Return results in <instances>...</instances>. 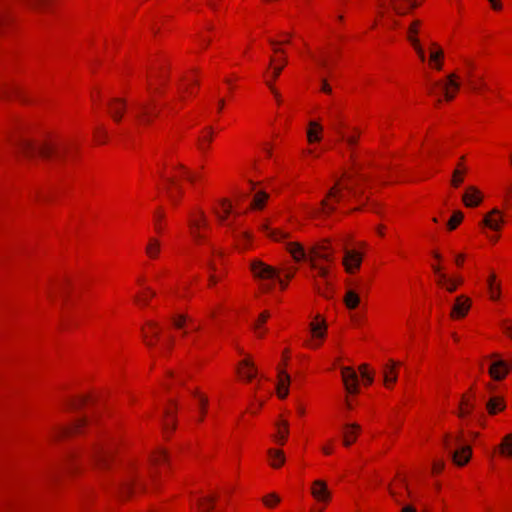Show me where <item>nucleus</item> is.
Returning a JSON list of instances; mask_svg holds the SVG:
<instances>
[{"label": "nucleus", "mask_w": 512, "mask_h": 512, "mask_svg": "<svg viewBox=\"0 0 512 512\" xmlns=\"http://www.w3.org/2000/svg\"><path fill=\"white\" fill-rule=\"evenodd\" d=\"M287 250L297 262L307 261L311 269L317 272V275L323 279V286L314 279V287L317 292L325 297H330L329 290L331 283L329 281V270L327 267L320 265L317 260L332 262L333 252L327 243L316 244L309 251L297 242H287Z\"/></svg>", "instance_id": "1"}, {"label": "nucleus", "mask_w": 512, "mask_h": 512, "mask_svg": "<svg viewBox=\"0 0 512 512\" xmlns=\"http://www.w3.org/2000/svg\"><path fill=\"white\" fill-rule=\"evenodd\" d=\"M17 146L20 152L27 158L39 155L44 159H61L68 149L67 146L58 143L35 144L26 139L19 140Z\"/></svg>", "instance_id": "2"}, {"label": "nucleus", "mask_w": 512, "mask_h": 512, "mask_svg": "<svg viewBox=\"0 0 512 512\" xmlns=\"http://www.w3.org/2000/svg\"><path fill=\"white\" fill-rule=\"evenodd\" d=\"M251 270L254 276L261 280H276L282 289H285L287 284L280 278L277 270L262 261L255 260L251 263Z\"/></svg>", "instance_id": "3"}, {"label": "nucleus", "mask_w": 512, "mask_h": 512, "mask_svg": "<svg viewBox=\"0 0 512 512\" xmlns=\"http://www.w3.org/2000/svg\"><path fill=\"white\" fill-rule=\"evenodd\" d=\"M459 442V438H455V440H452L448 435L445 436L443 445L445 449L450 453L453 461L459 465L463 466L465 465L470 457H471V449L469 446H464L459 450H452V446L455 443Z\"/></svg>", "instance_id": "4"}, {"label": "nucleus", "mask_w": 512, "mask_h": 512, "mask_svg": "<svg viewBox=\"0 0 512 512\" xmlns=\"http://www.w3.org/2000/svg\"><path fill=\"white\" fill-rule=\"evenodd\" d=\"M188 226L190 234L196 242L204 241L205 236L201 233V229L207 227V218L203 211L200 210L197 215H191Z\"/></svg>", "instance_id": "5"}, {"label": "nucleus", "mask_w": 512, "mask_h": 512, "mask_svg": "<svg viewBox=\"0 0 512 512\" xmlns=\"http://www.w3.org/2000/svg\"><path fill=\"white\" fill-rule=\"evenodd\" d=\"M90 457L96 467L104 469L109 466L112 450L109 447L97 445L92 449Z\"/></svg>", "instance_id": "6"}, {"label": "nucleus", "mask_w": 512, "mask_h": 512, "mask_svg": "<svg viewBox=\"0 0 512 512\" xmlns=\"http://www.w3.org/2000/svg\"><path fill=\"white\" fill-rule=\"evenodd\" d=\"M311 495L313 498L322 504H327L331 500V491L324 480H315L311 486Z\"/></svg>", "instance_id": "7"}, {"label": "nucleus", "mask_w": 512, "mask_h": 512, "mask_svg": "<svg viewBox=\"0 0 512 512\" xmlns=\"http://www.w3.org/2000/svg\"><path fill=\"white\" fill-rule=\"evenodd\" d=\"M435 86L440 87L443 90L445 99L450 101L454 98L455 93L459 90L460 84L457 81L456 74H450L447 77L446 83H435Z\"/></svg>", "instance_id": "8"}, {"label": "nucleus", "mask_w": 512, "mask_h": 512, "mask_svg": "<svg viewBox=\"0 0 512 512\" xmlns=\"http://www.w3.org/2000/svg\"><path fill=\"white\" fill-rule=\"evenodd\" d=\"M342 379L347 392L357 393L358 392V376L356 372L350 367H343L341 369Z\"/></svg>", "instance_id": "9"}, {"label": "nucleus", "mask_w": 512, "mask_h": 512, "mask_svg": "<svg viewBox=\"0 0 512 512\" xmlns=\"http://www.w3.org/2000/svg\"><path fill=\"white\" fill-rule=\"evenodd\" d=\"M416 0H388V7L396 15H406L409 9H414L417 7Z\"/></svg>", "instance_id": "10"}, {"label": "nucleus", "mask_w": 512, "mask_h": 512, "mask_svg": "<svg viewBox=\"0 0 512 512\" xmlns=\"http://www.w3.org/2000/svg\"><path fill=\"white\" fill-rule=\"evenodd\" d=\"M510 369H512V364L504 360H497L490 365L489 374L494 380H502Z\"/></svg>", "instance_id": "11"}, {"label": "nucleus", "mask_w": 512, "mask_h": 512, "mask_svg": "<svg viewBox=\"0 0 512 512\" xmlns=\"http://www.w3.org/2000/svg\"><path fill=\"white\" fill-rule=\"evenodd\" d=\"M361 262L362 257L358 252L345 249L343 265L348 273H353L357 270L360 267Z\"/></svg>", "instance_id": "12"}, {"label": "nucleus", "mask_w": 512, "mask_h": 512, "mask_svg": "<svg viewBox=\"0 0 512 512\" xmlns=\"http://www.w3.org/2000/svg\"><path fill=\"white\" fill-rule=\"evenodd\" d=\"M421 25V22L419 20H415L411 23V25L408 28V39L413 45L414 49L416 50L419 58L422 61H425V52L424 49L419 44V40L414 36L418 33V29Z\"/></svg>", "instance_id": "13"}, {"label": "nucleus", "mask_w": 512, "mask_h": 512, "mask_svg": "<svg viewBox=\"0 0 512 512\" xmlns=\"http://www.w3.org/2000/svg\"><path fill=\"white\" fill-rule=\"evenodd\" d=\"M470 309V299L464 295L458 296L455 300V303L452 307L451 317L452 318H462L464 317Z\"/></svg>", "instance_id": "14"}, {"label": "nucleus", "mask_w": 512, "mask_h": 512, "mask_svg": "<svg viewBox=\"0 0 512 512\" xmlns=\"http://www.w3.org/2000/svg\"><path fill=\"white\" fill-rule=\"evenodd\" d=\"M109 113L116 122H120L126 108V101L121 98H113L108 103Z\"/></svg>", "instance_id": "15"}, {"label": "nucleus", "mask_w": 512, "mask_h": 512, "mask_svg": "<svg viewBox=\"0 0 512 512\" xmlns=\"http://www.w3.org/2000/svg\"><path fill=\"white\" fill-rule=\"evenodd\" d=\"M462 200L467 207H476L482 201L481 192L474 186H469L466 188L465 193L463 194Z\"/></svg>", "instance_id": "16"}, {"label": "nucleus", "mask_w": 512, "mask_h": 512, "mask_svg": "<svg viewBox=\"0 0 512 512\" xmlns=\"http://www.w3.org/2000/svg\"><path fill=\"white\" fill-rule=\"evenodd\" d=\"M290 381V376L285 370L278 371L277 393L280 398L284 399L288 395Z\"/></svg>", "instance_id": "17"}, {"label": "nucleus", "mask_w": 512, "mask_h": 512, "mask_svg": "<svg viewBox=\"0 0 512 512\" xmlns=\"http://www.w3.org/2000/svg\"><path fill=\"white\" fill-rule=\"evenodd\" d=\"M135 106L137 109L136 118L143 124H149L151 122V116L157 115L156 112L150 110L147 103L136 102Z\"/></svg>", "instance_id": "18"}, {"label": "nucleus", "mask_w": 512, "mask_h": 512, "mask_svg": "<svg viewBox=\"0 0 512 512\" xmlns=\"http://www.w3.org/2000/svg\"><path fill=\"white\" fill-rule=\"evenodd\" d=\"M238 373L241 377L250 381L256 376L257 370L252 361L244 359L239 363Z\"/></svg>", "instance_id": "19"}, {"label": "nucleus", "mask_w": 512, "mask_h": 512, "mask_svg": "<svg viewBox=\"0 0 512 512\" xmlns=\"http://www.w3.org/2000/svg\"><path fill=\"white\" fill-rule=\"evenodd\" d=\"M360 431V426L357 423H351L345 425V432L343 435V444L349 447L354 443L357 437V433Z\"/></svg>", "instance_id": "20"}, {"label": "nucleus", "mask_w": 512, "mask_h": 512, "mask_svg": "<svg viewBox=\"0 0 512 512\" xmlns=\"http://www.w3.org/2000/svg\"><path fill=\"white\" fill-rule=\"evenodd\" d=\"M343 127H344V125L342 123L334 124L333 125V129L339 135L340 139L345 141L347 143V145L350 148H352L357 143V139H358V136H359V131L357 129H354L355 134H353V135H346L343 132V130H342Z\"/></svg>", "instance_id": "21"}, {"label": "nucleus", "mask_w": 512, "mask_h": 512, "mask_svg": "<svg viewBox=\"0 0 512 512\" xmlns=\"http://www.w3.org/2000/svg\"><path fill=\"white\" fill-rule=\"evenodd\" d=\"M502 222L503 219L500 216L499 211L496 209L486 215L483 219V224L492 230H499Z\"/></svg>", "instance_id": "22"}, {"label": "nucleus", "mask_w": 512, "mask_h": 512, "mask_svg": "<svg viewBox=\"0 0 512 512\" xmlns=\"http://www.w3.org/2000/svg\"><path fill=\"white\" fill-rule=\"evenodd\" d=\"M86 424V419H78L72 427H60L57 429V431L55 432V435L54 437L55 438H60V437H63V436H67V435H70L72 433H76V432H79L81 430V428Z\"/></svg>", "instance_id": "23"}, {"label": "nucleus", "mask_w": 512, "mask_h": 512, "mask_svg": "<svg viewBox=\"0 0 512 512\" xmlns=\"http://www.w3.org/2000/svg\"><path fill=\"white\" fill-rule=\"evenodd\" d=\"M277 432L274 436L275 441L283 445L287 439V436L289 434V424L286 420H281L276 423Z\"/></svg>", "instance_id": "24"}, {"label": "nucleus", "mask_w": 512, "mask_h": 512, "mask_svg": "<svg viewBox=\"0 0 512 512\" xmlns=\"http://www.w3.org/2000/svg\"><path fill=\"white\" fill-rule=\"evenodd\" d=\"M399 363L391 360L389 365H386L383 370L384 382L388 386L389 384H393L397 380L396 366Z\"/></svg>", "instance_id": "25"}, {"label": "nucleus", "mask_w": 512, "mask_h": 512, "mask_svg": "<svg viewBox=\"0 0 512 512\" xmlns=\"http://www.w3.org/2000/svg\"><path fill=\"white\" fill-rule=\"evenodd\" d=\"M161 251L160 241L156 238H150L148 244L146 245L145 252L147 256L151 259L157 258Z\"/></svg>", "instance_id": "26"}, {"label": "nucleus", "mask_w": 512, "mask_h": 512, "mask_svg": "<svg viewBox=\"0 0 512 512\" xmlns=\"http://www.w3.org/2000/svg\"><path fill=\"white\" fill-rule=\"evenodd\" d=\"M321 131H322V126L315 121H311L309 123V129L307 131V138H308L309 143L320 141L321 138L319 136V133Z\"/></svg>", "instance_id": "27"}, {"label": "nucleus", "mask_w": 512, "mask_h": 512, "mask_svg": "<svg viewBox=\"0 0 512 512\" xmlns=\"http://www.w3.org/2000/svg\"><path fill=\"white\" fill-rule=\"evenodd\" d=\"M344 303L348 309H355L360 303V297L354 290L349 289L345 294Z\"/></svg>", "instance_id": "28"}, {"label": "nucleus", "mask_w": 512, "mask_h": 512, "mask_svg": "<svg viewBox=\"0 0 512 512\" xmlns=\"http://www.w3.org/2000/svg\"><path fill=\"white\" fill-rule=\"evenodd\" d=\"M268 455L271 459V465L274 468H279L285 462V456L281 450L269 449Z\"/></svg>", "instance_id": "29"}, {"label": "nucleus", "mask_w": 512, "mask_h": 512, "mask_svg": "<svg viewBox=\"0 0 512 512\" xmlns=\"http://www.w3.org/2000/svg\"><path fill=\"white\" fill-rule=\"evenodd\" d=\"M467 172V168L459 163L456 169L453 171L451 184L454 187H458L464 180V175Z\"/></svg>", "instance_id": "30"}, {"label": "nucleus", "mask_w": 512, "mask_h": 512, "mask_svg": "<svg viewBox=\"0 0 512 512\" xmlns=\"http://www.w3.org/2000/svg\"><path fill=\"white\" fill-rule=\"evenodd\" d=\"M135 482V476L132 472H129L121 481L120 491L122 494H129Z\"/></svg>", "instance_id": "31"}, {"label": "nucleus", "mask_w": 512, "mask_h": 512, "mask_svg": "<svg viewBox=\"0 0 512 512\" xmlns=\"http://www.w3.org/2000/svg\"><path fill=\"white\" fill-rule=\"evenodd\" d=\"M505 407L503 401L498 397H492L487 402L486 408L490 414H496L498 411L503 410Z\"/></svg>", "instance_id": "32"}, {"label": "nucleus", "mask_w": 512, "mask_h": 512, "mask_svg": "<svg viewBox=\"0 0 512 512\" xmlns=\"http://www.w3.org/2000/svg\"><path fill=\"white\" fill-rule=\"evenodd\" d=\"M261 229L267 233V235L272 238L273 240L275 241H282L284 239H286L288 237V234L283 232V231H280V230H274V229H270L266 224H263L261 226Z\"/></svg>", "instance_id": "33"}, {"label": "nucleus", "mask_w": 512, "mask_h": 512, "mask_svg": "<svg viewBox=\"0 0 512 512\" xmlns=\"http://www.w3.org/2000/svg\"><path fill=\"white\" fill-rule=\"evenodd\" d=\"M500 452L503 456H512V434H508L503 438Z\"/></svg>", "instance_id": "34"}, {"label": "nucleus", "mask_w": 512, "mask_h": 512, "mask_svg": "<svg viewBox=\"0 0 512 512\" xmlns=\"http://www.w3.org/2000/svg\"><path fill=\"white\" fill-rule=\"evenodd\" d=\"M311 332L315 337L324 338L326 331V323L324 321L321 322H312L310 324Z\"/></svg>", "instance_id": "35"}, {"label": "nucleus", "mask_w": 512, "mask_h": 512, "mask_svg": "<svg viewBox=\"0 0 512 512\" xmlns=\"http://www.w3.org/2000/svg\"><path fill=\"white\" fill-rule=\"evenodd\" d=\"M474 409V404L471 403L468 399L462 398L460 403V409H459V417L463 418L471 413V411Z\"/></svg>", "instance_id": "36"}, {"label": "nucleus", "mask_w": 512, "mask_h": 512, "mask_svg": "<svg viewBox=\"0 0 512 512\" xmlns=\"http://www.w3.org/2000/svg\"><path fill=\"white\" fill-rule=\"evenodd\" d=\"M221 206H222V209L223 211L220 212L218 210H215V214L216 216L218 217V219L221 221V222H225L226 219H227V216L230 214L231 212V205L230 203H228L226 200H222L221 201Z\"/></svg>", "instance_id": "37"}, {"label": "nucleus", "mask_w": 512, "mask_h": 512, "mask_svg": "<svg viewBox=\"0 0 512 512\" xmlns=\"http://www.w3.org/2000/svg\"><path fill=\"white\" fill-rule=\"evenodd\" d=\"M267 198L268 195L265 192L260 191L256 193V195L253 198L252 206L258 209L262 208Z\"/></svg>", "instance_id": "38"}, {"label": "nucleus", "mask_w": 512, "mask_h": 512, "mask_svg": "<svg viewBox=\"0 0 512 512\" xmlns=\"http://www.w3.org/2000/svg\"><path fill=\"white\" fill-rule=\"evenodd\" d=\"M462 219L463 213L460 211H455L447 223L448 229L454 230L457 227V225L462 221Z\"/></svg>", "instance_id": "39"}, {"label": "nucleus", "mask_w": 512, "mask_h": 512, "mask_svg": "<svg viewBox=\"0 0 512 512\" xmlns=\"http://www.w3.org/2000/svg\"><path fill=\"white\" fill-rule=\"evenodd\" d=\"M443 58V51L437 46L436 43H432L431 51H430V60L431 62H437L438 60Z\"/></svg>", "instance_id": "40"}, {"label": "nucleus", "mask_w": 512, "mask_h": 512, "mask_svg": "<svg viewBox=\"0 0 512 512\" xmlns=\"http://www.w3.org/2000/svg\"><path fill=\"white\" fill-rule=\"evenodd\" d=\"M495 275H490L488 279V287L490 290V296L492 299H497L499 297V287H494Z\"/></svg>", "instance_id": "41"}, {"label": "nucleus", "mask_w": 512, "mask_h": 512, "mask_svg": "<svg viewBox=\"0 0 512 512\" xmlns=\"http://www.w3.org/2000/svg\"><path fill=\"white\" fill-rule=\"evenodd\" d=\"M193 394L199 400L200 411H201V417L199 418V421H202L203 420V416H204V414L206 412V406H207L208 400H207V398L205 396L200 395L198 392H193Z\"/></svg>", "instance_id": "42"}, {"label": "nucleus", "mask_w": 512, "mask_h": 512, "mask_svg": "<svg viewBox=\"0 0 512 512\" xmlns=\"http://www.w3.org/2000/svg\"><path fill=\"white\" fill-rule=\"evenodd\" d=\"M152 464L158 465L167 461V454L164 450H159L152 458Z\"/></svg>", "instance_id": "43"}, {"label": "nucleus", "mask_w": 512, "mask_h": 512, "mask_svg": "<svg viewBox=\"0 0 512 512\" xmlns=\"http://www.w3.org/2000/svg\"><path fill=\"white\" fill-rule=\"evenodd\" d=\"M176 168L183 172V175L190 183L195 182L196 176L191 171H189L184 165L178 164Z\"/></svg>", "instance_id": "44"}, {"label": "nucleus", "mask_w": 512, "mask_h": 512, "mask_svg": "<svg viewBox=\"0 0 512 512\" xmlns=\"http://www.w3.org/2000/svg\"><path fill=\"white\" fill-rule=\"evenodd\" d=\"M263 502L266 506L272 507L273 505L280 502V498L276 494H269L263 499Z\"/></svg>", "instance_id": "45"}, {"label": "nucleus", "mask_w": 512, "mask_h": 512, "mask_svg": "<svg viewBox=\"0 0 512 512\" xmlns=\"http://www.w3.org/2000/svg\"><path fill=\"white\" fill-rule=\"evenodd\" d=\"M280 60H281V62H282V65H280V66H275V67L273 68V72H272V78H273V80H276V79L279 77V75H280V74H281V72H282V69H283L284 65L287 63V59H286V57H284V56H283Z\"/></svg>", "instance_id": "46"}, {"label": "nucleus", "mask_w": 512, "mask_h": 512, "mask_svg": "<svg viewBox=\"0 0 512 512\" xmlns=\"http://www.w3.org/2000/svg\"><path fill=\"white\" fill-rule=\"evenodd\" d=\"M212 502H213V499L212 498H206L204 499L201 503H200V509L202 512H210V510L212 509Z\"/></svg>", "instance_id": "47"}, {"label": "nucleus", "mask_w": 512, "mask_h": 512, "mask_svg": "<svg viewBox=\"0 0 512 512\" xmlns=\"http://www.w3.org/2000/svg\"><path fill=\"white\" fill-rule=\"evenodd\" d=\"M186 320H187V317L185 315H179L177 317L172 318L173 325L178 329H180L184 326Z\"/></svg>", "instance_id": "48"}, {"label": "nucleus", "mask_w": 512, "mask_h": 512, "mask_svg": "<svg viewBox=\"0 0 512 512\" xmlns=\"http://www.w3.org/2000/svg\"><path fill=\"white\" fill-rule=\"evenodd\" d=\"M87 397H79L78 399L72 400L70 403L71 408L78 409L87 402Z\"/></svg>", "instance_id": "49"}, {"label": "nucleus", "mask_w": 512, "mask_h": 512, "mask_svg": "<svg viewBox=\"0 0 512 512\" xmlns=\"http://www.w3.org/2000/svg\"><path fill=\"white\" fill-rule=\"evenodd\" d=\"M95 137L97 141L104 142L107 137V132L103 127H98L95 131Z\"/></svg>", "instance_id": "50"}, {"label": "nucleus", "mask_w": 512, "mask_h": 512, "mask_svg": "<svg viewBox=\"0 0 512 512\" xmlns=\"http://www.w3.org/2000/svg\"><path fill=\"white\" fill-rule=\"evenodd\" d=\"M440 285H445L446 286V289L449 291V292H454L457 288V283L451 279H447L446 278V281H443L442 283H439Z\"/></svg>", "instance_id": "51"}, {"label": "nucleus", "mask_w": 512, "mask_h": 512, "mask_svg": "<svg viewBox=\"0 0 512 512\" xmlns=\"http://www.w3.org/2000/svg\"><path fill=\"white\" fill-rule=\"evenodd\" d=\"M170 415H171V412L169 410H166L165 411V416H166V420L164 422V429L167 430L169 428H171L172 430L175 428V423L173 420L170 421Z\"/></svg>", "instance_id": "52"}, {"label": "nucleus", "mask_w": 512, "mask_h": 512, "mask_svg": "<svg viewBox=\"0 0 512 512\" xmlns=\"http://www.w3.org/2000/svg\"><path fill=\"white\" fill-rule=\"evenodd\" d=\"M269 43L272 45L274 52L281 53V54L285 53V51L279 47V45L281 44L280 41H277L274 39H269Z\"/></svg>", "instance_id": "53"}, {"label": "nucleus", "mask_w": 512, "mask_h": 512, "mask_svg": "<svg viewBox=\"0 0 512 512\" xmlns=\"http://www.w3.org/2000/svg\"><path fill=\"white\" fill-rule=\"evenodd\" d=\"M321 90L327 94H330L332 92V88L327 82L326 79H321Z\"/></svg>", "instance_id": "54"}, {"label": "nucleus", "mask_w": 512, "mask_h": 512, "mask_svg": "<svg viewBox=\"0 0 512 512\" xmlns=\"http://www.w3.org/2000/svg\"><path fill=\"white\" fill-rule=\"evenodd\" d=\"M269 318V313L267 311H264L260 314L258 323L255 325V329L258 330L259 325L264 323Z\"/></svg>", "instance_id": "55"}, {"label": "nucleus", "mask_w": 512, "mask_h": 512, "mask_svg": "<svg viewBox=\"0 0 512 512\" xmlns=\"http://www.w3.org/2000/svg\"><path fill=\"white\" fill-rule=\"evenodd\" d=\"M233 234L236 239L243 238L244 240H249L250 238L249 233L246 231L236 232L233 230Z\"/></svg>", "instance_id": "56"}, {"label": "nucleus", "mask_w": 512, "mask_h": 512, "mask_svg": "<svg viewBox=\"0 0 512 512\" xmlns=\"http://www.w3.org/2000/svg\"><path fill=\"white\" fill-rule=\"evenodd\" d=\"M47 0H27L28 4L32 7V8H37L41 5H44L46 3Z\"/></svg>", "instance_id": "57"}, {"label": "nucleus", "mask_w": 512, "mask_h": 512, "mask_svg": "<svg viewBox=\"0 0 512 512\" xmlns=\"http://www.w3.org/2000/svg\"><path fill=\"white\" fill-rule=\"evenodd\" d=\"M433 270H434V272L436 274L439 275L438 283H442L443 281H446V275L440 272V267L439 266L434 265L433 266Z\"/></svg>", "instance_id": "58"}, {"label": "nucleus", "mask_w": 512, "mask_h": 512, "mask_svg": "<svg viewBox=\"0 0 512 512\" xmlns=\"http://www.w3.org/2000/svg\"><path fill=\"white\" fill-rule=\"evenodd\" d=\"M334 209V207L328 205L327 201L326 200H323L321 202V212L323 213H327L329 211H332Z\"/></svg>", "instance_id": "59"}, {"label": "nucleus", "mask_w": 512, "mask_h": 512, "mask_svg": "<svg viewBox=\"0 0 512 512\" xmlns=\"http://www.w3.org/2000/svg\"><path fill=\"white\" fill-rule=\"evenodd\" d=\"M444 468V463L442 461H437L433 463V472L438 473Z\"/></svg>", "instance_id": "60"}, {"label": "nucleus", "mask_w": 512, "mask_h": 512, "mask_svg": "<svg viewBox=\"0 0 512 512\" xmlns=\"http://www.w3.org/2000/svg\"><path fill=\"white\" fill-rule=\"evenodd\" d=\"M148 326H149V327L151 328V330H152V335H153V337L158 338L159 332H158V330H157V324H156V323H154V322H149V323H148Z\"/></svg>", "instance_id": "61"}, {"label": "nucleus", "mask_w": 512, "mask_h": 512, "mask_svg": "<svg viewBox=\"0 0 512 512\" xmlns=\"http://www.w3.org/2000/svg\"><path fill=\"white\" fill-rule=\"evenodd\" d=\"M494 10H500L502 8V4L500 0H488Z\"/></svg>", "instance_id": "62"}, {"label": "nucleus", "mask_w": 512, "mask_h": 512, "mask_svg": "<svg viewBox=\"0 0 512 512\" xmlns=\"http://www.w3.org/2000/svg\"><path fill=\"white\" fill-rule=\"evenodd\" d=\"M328 196L329 197H335L337 198L338 200L341 199L342 195L336 190V188H332L329 193H328Z\"/></svg>", "instance_id": "63"}, {"label": "nucleus", "mask_w": 512, "mask_h": 512, "mask_svg": "<svg viewBox=\"0 0 512 512\" xmlns=\"http://www.w3.org/2000/svg\"><path fill=\"white\" fill-rule=\"evenodd\" d=\"M505 332L512 338V323H507L504 326Z\"/></svg>", "instance_id": "64"}]
</instances>
